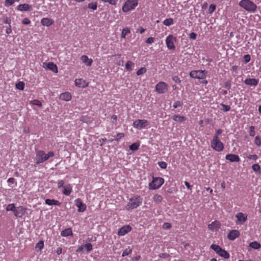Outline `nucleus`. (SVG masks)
<instances>
[{
	"instance_id": "nucleus-1",
	"label": "nucleus",
	"mask_w": 261,
	"mask_h": 261,
	"mask_svg": "<svg viewBox=\"0 0 261 261\" xmlns=\"http://www.w3.org/2000/svg\"><path fill=\"white\" fill-rule=\"evenodd\" d=\"M143 198L141 196L137 195H134L129 199L125 208L126 210L130 211L141 206Z\"/></svg>"
},
{
	"instance_id": "nucleus-2",
	"label": "nucleus",
	"mask_w": 261,
	"mask_h": 261,
	"mask_svg": "<svg viewBox=\"0 0 261 261\" xmlns=\"http://www.w3.org/2000/svg\"><path fill=\"white\" fill-rule=\"evenodd\" d=\"M54 156V152L52 151H48L47 153H45L43 150H38L36 151L35 158V164L37 165L41 164Z\"/></svg>"
},
{
	"instance_id": "nucleus-3",
	"label": "nucleus",
	"mask_w": 261,
	"mask_h": 261,
	"mask_svg": "<svg viewBox=\"0 0 261 261\" xmlns=\"http://www.w3.org/2000/svg\"><path fill=\"white\" fill-rule=\"evenodd\" d=\"M239 5L246 11L254 13L257 9V6L253 2L250 0H241Z\"/></svg>"
},
{
	"instance_id": "nucleus-4",
	"label": "nucleus",
	"mask_w": 261,
	"mask_h": 261,
	"mask_svg": "<svg viewBox=\"0 0 261 261\" xmlns=\"http://www.w3.org/2000/svg\"><path fill=\"white\" fill-rule=\"evenodd\" d=\"M211 147L215 151L220 152L224 149V144L222 142L219 138L214 136L211 142Z\"/></svg>"
},
{
	"instance_id": "nucleus-5",
	"label": "nucleus",
	"mask_w": 261,
	"mask_h": 261,
	"mask_svg": "<svg viewBox=\"0 0 261 261\" xmlns=\"http://www.w3.org/2000/svg\"><path fill=\"white\" fill-rule=\"evenodd\" d=\"M138 0H127L123 4L122 10L123 12H127L134 10L138 6Z\"/></svg>"
},
{
	"instance_id": "nucleus-6",
	"label": "nucleus",
	"mask_w": 261,
	"mask_h": 261,
	"mask_svg": "<svg viewBox=\"0 0 261 261\" xmlns=\"http://www.w3.org/2000/svg\"><path fill=\"white\" fill-rule=\"evenodd\" d=\"M164 183V179L162 177H153L152 181L149 184V188L151 190L158 189Z\"/></svg>"
},
{
	"instance_id": "nucleus-7",
	"label": "nucleus",
	"mask_w": 261,
	"mask_h": 261,
	"mask_svg": "<svg viewBox=\"0 0 261 261\" xmlns=\"http://www.w3.org/2000/svg\"><path fill=\"white\" fill-rule=\"evenodd\" d=\"M211 248L214 250L219 256L225 259L229 257V254L218 245L212 244L211 245Z\"/></svg>"
},
{
	"instance_id": "nucleus-8",
	"label": "nucleus",
	"mask_w": 261,
	"mask_h": 261,
	"mask_svg": "<svg viewBox=\"0 0 261 261\" xmlns=\"http://www.w3.org/2000/svg\"><path fill=\"white\" fill-rule=\"evenodd\" d=\"M149 124V122L146 120L138 119L134 122L133 126L135 128L142 129L147 127Z\"/></svg>"
},
{
	"instance_id": "nucleus-9",
	"label": "nucleus",
	"mask_w": 261,
	"mask_h": 261,
	"mask_svg": "<svg viewBox=\"0 0 261 261\" xmlns=\"http://www.w3.org/2000/svg\"><path fill=\"white\" fill-rule=\"evenodd\" d=\"M206 71L205 70H193L190 72V76L192 78L197 79H203L205 77Z\"/></svg>"
},
{
	"instance_id": "nucleus-10",
	"label": "nucleus",
	"mask_w": 261,
	"mask_h": 261,
	"mask_svg": "<svg viewBox=\"0 0 261 261\" xmlns=\"http://www.w3.org/2000/svg\"><path fill=\"white\" fill-rule=\"evenodd\" d=\"M176 41V38L172 35H169L166 37L165 42L167 47L169 49H175V46L174 42Z\"/></svg>"
},
{
	"instance_id": "nucleus-11",
	"label": "nucleus",
	"mask_w": 261,
	"mask_h": 261,
	"mask_svg": "<svg viewBox=\"0 0 261 261\" xmlns=\"http://www.w3.org/2000/svg\"><path fill=\"white\" fill-rule=\"evenodd\" d=\"M155 90L159 93H165L168 90V85L164 82H160L155 86Z\"/></svg>"
},
{
	"instance_id": "nucleus-12",
	"label": "nucleus",
	"mask_w": 261,
	"mask_h": 261,
	"mask_svg": "<svg viewBox=\"0 0 261 261\" xmlns=\"http://www.w3.org/2000/svg\"><path fill=\"white\" fill-rule=\"evenodd\" d=\"M236 217L237 218L236 223L239 225H242L247 220V215L241 212L237 213Z\"/></svg>"
},
{
	"instance_id": "nucleus-13",
	"label": "nucleus",
	"mask_w": 261,
	"mask_h": 261,
	"mask_svg": "<svg viewBox=\"0 0 261 261\" xmlns=\"http://www.w3.org/2000/svg\"><path fill=\"white\" fill-rule=\"evenodd\" d=\"M75 204L76 206L78 207L77 211L79 212H83L86 209V205L84 204L81 200L79 198H77L75 200Z\"/></svg>"
},
{
	"instance_id": "nucleus-14",
	"label": "nucleus",
	"mask_w": 261,
	"mask_h": 261,
	"mask_svg": "<svg viewBox=\"0 0 261 261\" xmlns=\"http://www.w3.org/2000/svg\"><path fill=\"white\" fill-rule=\"evenodd\" d=\"M132 228L129 225H125L120 228L118 232V234L120 236H123L130 232Z\"/></svg>"
},
{
	"instance_id": "nucleus-15",
	"label": "nucleus",
	"mask_w": 261,
	"mask_h": 261,
	"mask_svg": "<svg viewBox=\"0 0 261 261\" xmlns=\"http://www.w3.org/2000/svg\"><path fill=\"white\" fill-rule=\"evenodd\" d=\"M75 84L76 86L79 88H84L88 86L89 83L82 79H79L75 80Z\"/></svg>"
},
{
	"instance_id": "nucleus-16",
	"label": "nucleus",
	"mask_w": 261,
	"mask_h": 261,
	"mask_svg": "<svg viewBox=\"0 0 261 261\" xmlns=\"http://www.w3.org/2000/svg\"><path fill=\"white\" fill-rule=\"evenodd\" d=\"M220 227V223L219 221H215L208 225V228L213 231H216Z\"/></svg>"
},
{
	"instance_id": "nucleus-17",
	"label": "nucleus",
	"mask_w": 261,
	"mask_h": 261,
	"mask_svg": "<svg viewBox=\"0 0 261 261\" xmlns=\"http://www.w3.org/2000/svg\"><path fill=\"white\" fill-rule=\"evenodd\" d=\"M225 159L231 162H239L240 160L239 156L234 154H227Z\"/></svg>"
},
{
	"instance_id": "nucleus-18",
	"label": "nucleus",
	"mask_w": 261,
	"mask_h": 261,
	"mask_svg": "<svg viewBox=\"0 0 261 261\" xmlns=\"http://www.w3.org/2000/svg\"><path fill=\"white\" fill-rule=\"evenodd\" d=\"M240 236V232L237 230H232L227 235V238L230 240H234Z\"/></svg>"
},
{
	"instance_id": "nucleus-19",
	"label": "nucleus",
	"mask_w": 261,
	"mask_h": 261,
	"mask_svg": "<svg viewBox=\"0 0 261 261\" xmlns=\"http://www.w3.org/2000/svg\"><path fill=\"white\" fill-rule=\"evenodd\" d=\"M81 60L87 66H90L93 63V60L91 58H89L86 55L82 56L81 57Z\"/></svg>"
},
{
	"instance_id": "nucleus-20",
	"label": "nucleus",
	"mask_w": 261,
	"mask_h": 261,
	"mask_svg": "<svg viewBox=\"0 0 261 261\" xmlns=\"http://www.w3.org/2000/svg\"><path fill=\"white\" fill-rule=\"evenodd\" d=\"M41 23L43 26L49 27L52 25L54 23V21L52 19L45 17L43 18L41 20Z\"/></svg>"
},
{
	"instance_id": "nucleus-21",
	"label": "nucleus",
	"mask_w": 261,
	"mask_h": 261,
	"mask_svg": "<svg viewBox=\"0 0 261 261\" xmlns=\"http://www.w3.org/2000/svg\"><path fill=\"white\" fill-rule=\"evenodd\" d=\"M25 211L22 206H19L15 208L14 214L16 217H21L24 214Z\"/></svg>"
},
{
	"instance_id": "nucleus-22",
	"label": "nucleus",
	"mask_w": 261,
	"mask_h": 261,
	"mask_svg": "<svg viewBox=\"0 0 261 261\" xmlns=\"http://www.w3.org/2000/svg\"><path fill=\"white\" fill-rule=\"evenodd\" d=\"M72 192V187L70 184H67L65 185L62 190V193L63 194L69 196Z\"/></svg>"
},
{
	"instance_id": "nucleus-23",
	"label": "nucleus",
	"mask_w": 261,
	"mask_h": 261,
	"mask_svg": "<svg viewBox=\"0 0 261 261\" xmlns=\"http://www.w3.org/2000/svg\"><path fill=\"white\" fill-rule=\"evenodd\" d=\"M258 83V80L255 79H246L244 83L249 86H256Z\"/></svg>"
},
{
	"instance_id": "nucleus-24",
	"label": "nucleus",
	"mask_w": 261,
	"mask_h": 261,
	"mask_svg": "<svg viewBox=\"0 0 261 261\" xmlns=\"http://www.w3.org/2000/svg\"><path fill=\"white\" fill-rule=\"evenodd\" d=\"M71 98V95L70 93L67 92L63 93L60 95V99L64 101H69Z\"/></svg>"
},
{
	"instance_id": "nucleus-25",
	"label": "nucleus",
	"mask_w": 261,
	"mask_h": 261,
	"mask_svg": "<svg viewBox=\"0 0 261 261\" xmlns=\"http://www.w3.org/2000/svg\"><path fill=\"white\" fill-rule=\"evenodd\" d=\"M31 9V6L27 4H20L17 6V10L20 11H27Z\"/></svg>"
},
{
	"instance_id": "nucleus-26",
	"label": "nucleus",
	"mask_w": 261,
	"mask_h": 261,
	"mask_svg": "<svg viewBox=\"0 0 261 261\" xmlns=\"http://www.w3.org/2000/svg\"><path fill=\"white\" fill-rule=\"evenodd\" d=\"M45 203L48 205H60L61 203L55 199H46L45 200Z\"/></svg>"
},
{
	"instance_id": "nucleus-27",
	"label": "nucleus",
	"mask_w": 261,
	"mask_h": 261,
	"mask_svg": "<svg viewBox=\"0 0 261 261\" xmlns=\"http://www.w3.org/2000/svg\"><path fill=\"white\" fill-rule=\"evenodd\" d=\"M61 236L62 237H68V236H73V232L70 228H68L65 229V230H63L61 232Z\"/></svg>"
},
{
	"instance_id": "nucleus-28",
	"label": "nucleus",
	"mask_w": 261,
	"mask_h": 261,
	"mask_svg": "<svg viewBox=\"0 0 261 261\" xmlns=\"http://www.w3.org/2000/svg\"><path fill=\"white\" fill-rule=\"evenodd\" d=\"M47 67L53 72L56 73L58 72L57 66L53 62H49L47 65Z\"/></svg>"
},
{
	"instance_id": "nucleus-29",
	"label": "nucleus",
	"mask_w": 261,
	"mask_h": 261,
	"mask_svg": "<svg viewBox=\"0 0 261 261\" xmlns=\"http://www.w3.org/2000/svg\"><path fill=\"white\" fill-rule=\"evenodd\" d=\"M173 119L175 121L179 122H183L187 120L185 116H179L178 115H175L173 116Z\"/></svg>"
},
{
	"instance_id": "nucleus-30",
	"label": "nucleus",
	"mask_w": 261,
	"mask_h": 261,
	"mask_svg": "<svg viewBox=\"0 0 261 261\" xmlns=\"http://www.w3.org/2000/svg\"><path fill=\"white\" fill-rule=\"evenodd\" d=\"M249 247L254 249H258L260 248V244L256 241H254L249 244Z\"/></svg>"
},
{
	"instance_id": "nucleus-31",
	"label": "nucleus",
	"mask_w": 261,
	"mask_h": 261,
	"mask_svg": "<svg viewBox=\"0 0 261 261\" xmlns=\"http://www.w3.org/2000/svg\"><path fill=\"white\" fill-rule=\"evenodd\" d=\"M44 247V241H39L36 245L35 248L38 251H41Z\"/></svg>"
},
{
	"instance_id": "nucleus-32",
	"label": "nucleus",
	"mask_w": 261,
	"mask_h": 261,
	"mask_svg": "<svg viewBox=\"0 0 261 261\" xmlns=\"http://www.w3.org/2000/svg\"><path fill=\"white\" fill-rule=\"evenodd\" d=\"M162 196L159 194H155L153 196V200L155 203H160L162 201Z\"/></svg>"
},
{
	"instance_id": "nucleus-33",
	"label": "nucleus",
	"mask_w": 261,
	"mask_h": 261,
	"mask_svg": "<svg viewBox=\"0 0 261 261\" xmlns=\"http://www.w3.org/2000/svg\"><path fill=\"white\" fill-rule=\"evenodd\" d=\"M140 146V143L135 142L133 143L129 146V149L132 151H136L138 150L139 147Z\"/></svg>"
},
{
	"instance_id": "nucleus-34",
	"label": "nucleus",
	"mask_w": 261,
	"mask_h": 261,
	"mask_svg": "<svg viewBox=\"0 0 261 261\" xmlns=\"http://www.w3.org/2000/svg\"><path fill=\"white\" fill-rule=\"evenodd\" d=\"M173 23H174L173 20L171 18H167V19H165L163 21V24L166 26H170V25L173 24Z\"/></svg>"
},
{
	"instance_id": "nucleus-35",
	"label": "nucleus",
	"mask_w": 261,
	"mask_h": 261,
	"mask_svg": "<svg viewBox=\"0 0 261 261\" xmlns=\"http://www.w3.org/2000/svg\"><path fill=\"white\" fill-rule=\"evenodd\" d=\"M252 169L255 172L260 173V167L258 164H254L252 166Z\"/></svg>"
},
{
	"instance_id": "nucleus-36",
	"label": "nucleus",
	"mask_w": 261,
	"mask_h": 261,
	"mask_svg": "<svg viewBox=\"0 0 261 261\" xmlns=\"http://www.w3.org/2000/svg\"><path fill=\"white\" fill-rule=\"evenodd\" d=\"M130 33V30L128 28H126L122 30L121 33V38H125L126 36Z\"/></svg>"
},
{
	"instance_id": "nucleus-37",
	"label": "nucleus",
	"mask_w": 261,
	"mask_h": 261,
	"mask_svg": "<svg viewBox=\"0 0 261 261\" xmlns=\"http://www.w3.org/2000/svg\"><path fill=\"white\" fill-rule=\"evenodd\" d=\"M20 0H5V6L6 7H8L12 5L15 2H19Z\"/></svg>"
},
{
	"instance_id": "nucleus-38",
	"label": "nucleus",
	"mask_w": 261,
	"mask_h": 261,
	"mask_svg": "<svg viewBox=\"0 0 261 261\" xmlns=\"http://www.w3.org/2000/svg\"><path fill=\"white\" fill-rule=\"evenodd\" d=\"M24 83L23 82H19L16 84V87L19 90H22L24 89Z\"/></svg>"
},
{
	"instance_id": "nucleus-39",
	"label": "nucleus",
	"mask_w": 261,
	"mask_h": 261,
	"mask_svg": "<svg viewBox=\"0 0 261 261\" xmlns=\"http://www.w3.org/2000/svg\"><path fill=\"white\" fill-rule=\"evenodd\" d=\"M84 247L85 248L87 252H90L93 249V245L90 243L86 244Z\"/></svg>"
},
{
	"instance_id": "nucleus-40",
	"label": "nucleus",
	"mask_w": 261,
	"mask_h": 261,
	"mask_svg": "<svg viewBox=\"0 0 261 261\" xmlns=\"http://www.w3.org/2000/svg\"><path fill=\"white\" fill-rule=\"evenodd\" d=\"M134 65V64L131 61H128L125 65V68L128 70H132V67Z\"/></svg>"
},
{
	"instance_id": "nucleus-41",
	"label": "nucleus",
	"mask_w": 261,
	"mask_h": 261,
	"mask_svg": "<svg viewBox=\"0 0 261 261\" xmlns=\"http://www.w3.org/2000/svg\"><path fill=\"white\" fill-rule=\"evenodd\" d=\"M132 249L130 248L129 247H128L123 252L122 256L123 257H124L126 255H128L132 253Z\"/></svg>"
},
{
	"instance_id": "nucleus-42",
	"label": "nucleus",
	"mask_w": 261,
	"mask_h": 261,
	"mask_svg": "<svg viewBox=\"0 0 261 261\" xmlns=\"http://www.w3.org/2000/svg\"><path fill=\"white\" fill-rule=\"evenodd\" d=\"M15 205L13 203L9 204L6 207L7 211H13L14 212L15 209Z\"/></svg>"
},
{
	"instance_id": "nucleus-43",
	"label": "nucleus",
	"mask_w": 261,
	"mask_h": 261,
	"mask_svg": "<svg viewBox=\"0 0 261 261\" xmlns=\"http://www.w3.org/2000/svg\"><path fill=\"white\" fill-rule=\"evenodd\" d=\"M88 8L93 10H95L97 8V4L96 3H89L88 5Z\"/></svg>"
},
{
	"instance_id": "nucleus-44",
	"label": "nucleus",
	"mask_w": 261,
	"mask_h": 261,
	"mask_svg": "<svg viewBox=\"0 0 261 261\" xmlns=\"http://www.w3.org/2000/svg\"><path fill=\"white\" fill-rule=\"evenodd\" d=\"M146 72V69L145 67H141L137 71V75H140L144 74Z\"/></svg>"
},
{
	"instance_id": "nucleus-45",
	"label": "nucleus",
	"mask_w": 261,
	"mask_h": 261,
	"mask_svg": "<svg viewBox=\"0 0 261 261\" xmlns=\"http://www.w3.org/2000/svg\"><path fill=\"white\" fill-rule=\"evenodd\" d=\"M221 106L222 107V110L224 112H228L230 110V107L228 105H226L225 104L222 103L221 104Z\"/></svg>"
},
{
	"instance_id": "nucleus-46",
	"label": "nucleus",
	"mask_w": 261,
	"mask_h": 261,
	"mask_svg": "<svg viewBox=\"0 0 261 261\" xmlns=\"http://www.w3.org/2000/svg\"><path fill=\"white\" fill-rule=\"evenodd\" d=\"M158 164L161 168L163 169H166L167 167V163L163 161L159 162Z\"/></svg>"
},
{
	"instance_id": "nucleus-47",
	"label": "nucleus",
	"mask_w": 261,
	"mask_h": 261,
	"mask_svg": "<svg viewBox=\"0 0 261 261\" xmlns=\"http://www.w3.org/2000/svg\"><path fill=\"white\" fill-rule=\"evenodd\" d=\"M255 135V127L253 126L249 127V135L251 137L254 136Z\"/></svg>"
},
{
	"instance_id": "nucleus-48",
	"label": "nucleus",
	"mask_w": 261,
	"mask_h": 261,
	"mask_svg": "<svg viewBox=\"0 0 261 261\" xmlns=\"http://www.w3.org/2000/svg\"><path fill=\"white\" fill-rule=\"evenodd\" d=\"M124 136V134L123 133H118L114 137V139L118 141L121 138H123Z\"/></svg>"
},
{
	"instance_id": "nucleus-49",
	"label": "nucleus",
	"mask_w": 261,
	"mask_h": 261,
	"mask_svg": "<svg viewBox=\"0 0 261 261\" xmlns=\"http://www.w3.org/2000/svg\"><path fill=\"white\" fill-rule=\"evenodd\" d=\"M31 103L32 105H35V106H37L38 107H41L42 106V103L41 102L38 100H32L31 102Z\"/></svg>"
},
{
	"instance_id": "nucleus-50",
	"label": "nucleus",
	"mask_w": 261,
	"mask_h": 261,
	"mask_svg": "<svg viewBox=\"0 0 261 261\" xmlns=\"http://www.w3.org/2000/svg\"><path fill=\"white\" fill-rule=\"evenodd\" d=\"M254 143L257 146H260L261 145V140L258 136L255 137Z\"/></svg>"
},
{
	"instance_id": "nucleus-51",
	"label": "nucleus",
	"mask_w": 261,
	"mask_h": 261,
	"mask_svg": "<svg viewBox=\"0 0 261 261\" xmlns=\"http://www.w3.org/2000/svg\"><path fill=\"white\" fill-rule=\"evenodd\" d=\"M247 158L249 160H252L256 161L258 159V156L256 154H249L247 156Z\"/></svg>"
},
{
	"instance_id": "nucleus-52",
	"label": "nucleus",
	"mask_w": 261,
	"mask_h": 261,
	"mask_svg": "<svg viewBox=\"0 0 261 261\" xmlns=\"http://www.w3.org/2000/svg\"><path fill=\"white\" fill-rule=\"evenodd\" d=\"M65 182L63 180H58L57 182V187L58 188L60 189L61 188H63Z\"/></svg>"
},
{
	"instance_id": "nucleus-53",
	"label": "nucleus",
	"mask_w": 261,
	"mask_h": 261,
	"mask_svg": "<svg viewBox=\"0 0 261 261\" xmlns=\"http://www.w3.org/2000/svg\"><path fill=\"white\" fill-rule=\"evenodd\" d=\"M104 2L108 3L112 5H115L118 0H101Z\"/></svg>"
},
{
	"instance_id": "nucleus-54",
	"label": "nucleus",
	"mask_w": 261,
	"mask_h": 261,
	"mask_svg": "<svg viewBox=\"0 0 261 261\" xmlns=\"http://www.w3.org/2000/svg\"><path fill=\"white\" fill-rule=\"evenodd\" d=\"M182 105V103L180 101H176L174 103L173 107L175 109V108H178V107H181Z\"/></svg>"
},
{
	"instance_id": "nucleus-55",
	"label": "nucleus",
	"mask_w": 261,
	"mask_h": 261,
	"mask_svg": "<svg viewBox=\"0 0 261 261\" xmlns=\"http://www.w3.org/2000/svg\"><path fill=\"white\" fill-rule=\"evenodd\" d=\"M244 61L246 63H248L251 60L250 56L249 55H244Z\"/></svg>"
},
{
	"instance_id": "nucleus-56",
	"label": "nucleus",
	"mask_w": 261,
	"mask_h": 261,
	"mask_svg": "<svg viewBox=\"0 0 261 261\" xmlns=\"http://www.w3.org/2000/svg\"><path fill=\"white\" fill-rule=\"evenodd\" d=\"M154 41V38L151 37L148 38L145 41L146 43L148 44L152 43Z\"/></svg>"
},
{
	"instance_id": "nucleus-57",
	"label": "nucleus",
	"mask_w": 261,
	"mask_h": 261,
	"mask_svg": "<svg viewBox=\"0 0 261 261\" xmlns=\"http://www.w3.org/2000/svg\"><path fill=\"white\" fill-rule=\"evenodd\" d=\"M216 10V6L213 4H211L209 7L210 12L212 13Z\"/></svg>"
},
{
	"instance_id": "nucleus-58",
	"label": "nucleus",
	"mask_w": 261,
	"mask_h": 261,
	"mask_svg": "<svg viewBox=\"0 0 261 261\" xmlns=\"http://www.w3.org/2000/svg\"><path fill=\"white\" fill-rule=\"evenodd\" d=\"M172 80L176 83H180L181 81L178 76H174L172 77Z\"/></svg>"
},
{
	"instance_id": "nucleus-59",
	"label": "nucleus",
	"mask_w": 261,
	"mask_h": 261,
	"mask_svg": "<svg viewBox=\"0 0 261 261\" xmlns=\"http://www.w3.org/2000/svg\"><path fill=\"white\" fill-rule=\"evenodd\" d=\"M31 23L30 20L28 18H25L22 20V23L25 25L29 24Z\"/></svg>"
},
{
	"instance_id": "nucleus-60",
	"label": "nucleus",
	"mask_w": 261,
	"mask_h": 261,
	"mask_svg": "<svg viewBox=\"0 0 261 261\" xmlns=\"http://www.w3.org/2000/svg\"><path fill=\"white\" fill-rule=\"evenodd\" d=\"M189 37L191 39L195 40L196 38L197 34L194 32H192L190 33Z\"/></svg>"
},
{
	"instance_id": "nucleus-61",
	"label": "nucleus",
	"mask_w": 261,
	"mask_h": 261,
	"mask_svg": "<svg viewBox=\"0 0 261 261\" xmlns=\"http://www.w3.org/2000/svg\"><path fill=\"white\" fill-rule=\"evenodd\" d=\"M163 227L166 229H169L171 227V225L169 223H165L163 224Z\"/></svg>"
},
{
	"instance_id": "nucleus-62",
	"label": "nucleus",
	"mask_w": 261,
	"mask_h": 261,
	"mask_svg": "<svg viewBox=\"0 0 261 261\" xmlns=\"http://www.w3.org/2000/svg\"><path fill=\"white\" fill-rule=\"evenodd\" d=\"M4 21L5 23L6 24H8L9 25H10V23H11V20L9 18L6 17L4 18Z\"/></svg>"
},
{
	"instance_id": "nucleus-63",
	"label": "nucleus",
	"mask_w": 261,
	"mask_h": 261,
	"mask_svg": "<svg viewBox=\"0 0 261 261\" xmlns=\"http://www.w3.org/2000/svg\"><path fill=\"white\" fill-rule=\"evenodd\" d=\"M159 256L161 258H166L169 256V255L167 253H164L160 254Z\"/></svg>"
},
{
	"instance_id": "nucleus-64",
	"label": "nucleus",
	"mask_w": 261,
	"mask_h": 261,
	"mask_svg": "<svg viewBox=\"0 0 261 261\" xmlns=\"http://www.w3.org/2000/svg\"><path fill=\"white\" fill-rule=\"evenodd\" d=\"M222 130L221 129H217L216 131V134H215V135L214 136H217V137H219V136L222 134Z\"/></svg>"
}]
</instances>
